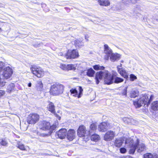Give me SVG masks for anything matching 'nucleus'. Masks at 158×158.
<instances>
[{
	"label": "nucleus",
	"instance_id": "obj_1",
	"mask_svg": "<svg viewBox=\"0 0 158 158\" xmlns=\"http://www.w3.org/2000/svg\"><path fill=\"white\" fill-rule=\"evenodd\" d=\"M139 140L137 139L135 143H134L133 140L131 139H126L125 143H129V146L130 148L129 153L130 154H133L135 152L136 149H137V151L138 152H141L146 150V147L144 144L141 143H139Z\"/></svg>",
	"mask_w": 158,
	"mask_h": 158
},
{
	"label": "nucleus",
	"instance_id": "obj_24",
	"mask_svg": "<svg viewBox=\"0 0 158 158\" xmlns=\"http://www.w3.org/2000/svg\"><path fill=\"white\" fill-rule=\"evenodd\" d=\"M55 108L53 103L51 102H50L48 105V110L52 113L55 114Z\"/></svg>",
	"mask_w": 158,
	"mask_h": 158
},
{
	"label": "nucleus",
	"instance_id": "obj_41",
	"mask_svg": "<svg viewBox=\"0 0 158 158\" xmlns=\"http://www.w3.org/2000/svg\"><path fill=\"white\" fill-rule=\"evenodd\" d=\"M120 152L122 153H124L127 151L126 149L124 148H120Z\"/></svg>",
	"mask_w": 158,
	"mask_h": 158
},
{
	"label": "nucleus",
	"instance_id": "obj_50",
	"mask_svg": "<svg viewBox=\"0 0 158 158\" xmlns=\"http://www.w3.org/2000/svg\"><path fill=\"white\" fill-rule=\"evenodd\" d=\"M153 97H153V95H151L150 96V98L149 99H152V98H153Z\"/></svg>",
	"mask_w": 158,
	"mask_h": 158
},
{
	"label": "nucleus",
	"instance_id": "obj_36",
	"mask_svg": "<svg viewBox=\"0 0 158 158\" xmlns=\"http://www.w3.org/2000/svg\"><path fill=\"white\" fill-rule=\"evenodd\" d=\"M134 120V119L132 118H131L130 119V118H125L124 119V121H127V123H132V121Z\"/></svg>",
	"mask_w": 158,
	"mask_h": 158
},
{
	"label": "nucleus",
	"instance_id": "obj_40",
	"mask_svg": "<svg viewBox=\"0 0 158 158\" xmlns=\"http://www.w3.org/2000/svg\"><path fill=\"white\" fill-rule=\"evenodd\" d=\"M1 144L3 146H6L7 143V142L4 139H2L1 141L0 142Z\"/></svg>",
	"mask_w": 158,
	"mask_h": 158
},
{
	"label": "nucleus",
	"instance_id": "obj_26",
	"mask_svg": "<svg viewBox=\"0 0 158 158\" xmlns=\"http://www.w3.org/2000/svg\"><path fill=\"white\" fill-rule=\"evenodd\" d=\"M95 73V71L93 69L90 68L87 70V74L88 76L92 77L93 76Z\"/></svg>",
	"mask_w": 158,
	"mask_h": 158
},
{
	"label": "nucleus",
	"instance_id": "obj_39",
	"mask_svg": "<svg viewBox=\"0 0 158 158\" xmlns=\"http://www.w3.org/2000/svg\"><path fill=\"white\" fill-rule=\"evenodd\" d=\"M131 88L130 86H127V87H125V89H124L123 90V94L124 95H125L127 94V89L128 88Z\"/></svg>",
	"mask_w": 158,
	"mask_h": 158
},
{
	"label": "nucleus",
	"instance_id": "obj_15",
	"mask_svg": "<svg viewBox=\"0 0 158 158\" xmlns=\"http://www.w3.org/2000/svg\"><path fill=\"white\" fill-rule=\"evenodd\" d=\"M110 127L109 124L106 123L102 122L98 126V130L101 131H104Z\"/></svg>",
	"mask_w": 158,
	"mask_h": 158
},
{
	"label": "nucleus",
	"instance_id": "obj_28",
	"mask_svg": "<svg viewBox=\"0 0 158 158\" xmlns=\"http://www.w3.org/2000/svg\"><path fill=\"white\" fill-rule=\"evenodd\" d=\"M67 70H75L76 69V66L73 64H67Z\"/></svg>",
	"mask_w": 158,
	"mask_h": 158
},
{
	"label": "nucleus",
	"instance_id": "obj_12",
	"mask_svg": "<svg viewBox=\"0 0 158 158\" xmlns=\"http://www.w3.org/2000/svg\"><path fill=\"white\" fill-rule=\"evenodd\" d=\"M39 125L40 128L43 130H48L50 127V123L45 121L40 122Z\"/></svg>",
	"mask_w": 158,
	"mask_h": 158
},
{
	"label": "nucleus",
	"instance_id": "obj_21",
	"mask_svg": "<svg viewBox=\"0 0 158 158\" xmlns=\"http://www.w3.org/2000/svg\"><path fill=\"white\" fill-rule=\"evenodd\" d=\"M124 140L122 138H119L115 140V145L117 147H120L123 143Z\"/></svg>",
	"mask_w": 158,
	"mask_h": 158
},
{
	"label": "nucleus",
	"instance_id": "obj_20",
	"mask_svg": "<svg viewBox=\"0 0 158 158\" xmlns=\"http://www.w3.org/2000/svg\"><path fill=\"white\" fill-rule=\"evenodd\" d=\"M97 126L94 123H92L91 124L90 126V129L88 131V134L89 135H91L92 134L94 133L96 129Z\"/></svg>",
	"mask_w": 158,
	"mask_h": 158
},
{
	"label": "nucleus",
	"instance_id": "obj_37",
	"mask_svg": "<svg viewBox=\"0 0 158 158\" xmlns=\"http://www.w3.org/2000/svg\"><path fill=\"white\" fill-rule=\"evenodd\" d=\"M56 127V124H53L52 126H51L50 124V127H49V130H50V131H52L55 130Z\"/></svg>",
	"mask_w": 158,
	"mask_h": 158
},
{
	"label": "nucleus",
	"instance_id": "obj_22",
	"mask_svg": "<svg viewBox=\"0 0 158 158\" xmlns=\"http://www.w3.org/2000/svg\"><path fill=\"white\" fill-rule=\"evenodd\" d=\"M97 1L100 6H107L110 4V2L108 0H97Z\"/></svg>",
	"mask_w": 158,
	"mask_h": 158
},
{
	"label": "nucleus",
	"instance_id": "obj_47",
	"mask_svg": "<svg viewBox=\"0 0 158 158\" xmlns=\"http://www.w3.org/2000/svg\"><path fill=\"white\" fill-rule=\"evenodd\" d=\"M122 158H132L131 156H124L122 157Z\"/></svg>",
	"mask_w": 158,
	"mask_h": 158
},
{
	"label": "nucleus",
	"instance_id": "obj_53",
	"mask_svg": "<svg viewBox=\"0 0 158 158\" xmlns=\"http://www.w3.org/2000/svg\"><path fill=\"white\" fill-rule=\"evenodd\" d=\"M123 60H121V63H123Z\"/></svg>",
	"mask_w": 158,
	"mask_h": 158
},
{
	"label": "nucleus",
	"instance_id": "obj_52",
	"mask_svg": "<svg viewBox=\"0 0 158 158\" xmlns=\"http://www.w3.org/2000/svg\"><path fill=\"white\" fill-rule=\"evenodd\" d=\"M119 66V68H120V67H121L122 66V64H120V65H118Z\"/></svg>",
	"mask_w": 158,
	"mask_h": 158
},
{
	"label": "nucleus",
	"instance_id": "obj_8",
	"mask_svg": "<svg viewBox=\"0 0 158 158\" xmlns=\"http://www.w3.org/2000/svg\"><path fill=\"white\" fill-rule=\"evenodd\" d=\"M107 74H108L107 71L104 72L100 71L97 72L96 74L95 78L96 84H98L100 81L99 80H102L103 77L104 78L105 75Z\"/></svg>",
	"mask_w": 158,
	"mask_h": 158
},
{
	"label": "nucleus",
	"instance_id": "obj_45",
	"mask_svg": "<svg viewBox=\"0 0 158 158\" xmlns=\"http://www.w3.org/2000/svg\"><path fill=\"white\" fill-rule=\"evenodd\" d=\"M85 40H88V39L89 38V36L88 35H85Z\"/></svg>",
	"mask_w": 158,
	"mask_h": 158
},
{
	"label": "nucleus",
	"instance_id": "obj_32",
	"mask_svg": "<svg viewBox=\"0 0 158 158\" xmlns=\"http://www.w3.org/2000/svg\"><path fill=\"white\" fill-rule=\"evenodd\" d=\"M123 81L124 80L123 79L118 77H116L114 79V82L116 83H118L123 82Z\"/></svg>",
	"mask_w": 158,
	"mask_h": 158
},
{
	"label": "nucleus",
	"instance_id": "obj_34",
	"mask_svg": "<svg viewBox=\"0 0 158 158\" xmlns=\"http://www.w3.org/2000/svg\"><path fill=\"white\" fill-rule=\"evenodd\" d=\"M94 69L95 70H103L104 67L103 66H100L99 65H96L94 66Z\"/></svg>",
	"mask_w": 158,
	"mask_h": 158
},
{
	"label": "nucleus",
	"instance_id": "obj_23",
	"mask_svg": "<svg viewBox=\"0 0 158 158\" xmlns=\"http://www.w3.org/2000/svg\"><path fill=\"white\" fill-rule=\"evenodd\" d=\"M15 85L14 83H11L9 84L7 88V92L9 93L13 92L15 90Z\"/></svg>",
	"mask_w": 158,
	"mask_h": 158
},
{
	"label": "nucleus",
	"instance_id": "obj_33",
	"mask_svg": "<svg viewBox=\"0 0 158 158\" xmlns=\"http://www.w3.org/2000/svg\"><path fill=\"white\" fill-rule=\"evenodd\" d=\"M152 106L154 109L157 110L158 108V101H156L153 102L152 104Z\"/></svg>",
	"mask_w": 158,
	"mask_h": 158
},
{
	"label": "nucleus",
	"instance_id": "obj_48",
	"mask_svg": "<svg viewBox=\"0 0 158 158\" xmlns=\"http://www.w3.org/2000/svg\"><path fill=\"white\" fill-rule=\"evenodd\" d=\"M46 6V4L44 3H43L42 4V7H44Z\"/></svg>",
	"mask_w": 158,
	"mask_h": 158
},
{
	"label": "nucleus",
	"instance_id": "obj_3",
	"mask_svg": "<svg viewBox=\"0 0 158 158\" xmlns=\"http://www.w3.org/2000/svg\"><path fill=\"white\" fill-rule=\"evenodd\" d=\"M64 86L57 84H53L50 89V93L53 95H58L63 92Z\"/></svg>",
	"mask_w": 158,
	"mask_h": 158
},
{
	"label": "nucleus",
	"instance_id": "obj_13",
	"mask_svg": "<svg viewBox=\"0 0 158 158\" xmlns=\"http://www.w3.org/2000/svg\"><path fill=\"white\" fill-rule=\"evenodd\" d=\"M67 130L65 128H62L56 133V136L60 139H63L66 135Z\"/></svg>",
	"mask_w": 158,
	"mask_h": 158
},
{
	"label": "nucleus",
	"instance_id": "obj_2",
	"mask_svg": "<svg viewBox=\"0 0 158 158\" xmlns=\"http://www.w3.org/2000/svg\"><path fill=\"white\" fill-rule=\"evenodd\" d=\"M13 73V70L10 67L8 66L3 69L2 75L0 73V86H4L6 83L5 79L10 78Z\"/></svg>",
	"mask_w": 158,
	"mask_h": 158
},
{
	"label": "nucleus",
	"instance_id": "obj_27",
	"mask_svg": "<svg viewBox=\"0 0 158 158\" xmlns=\"http://www.w3.org/2000/svg\"><path fill=\"white\" fill-rule=\"evenodd\" d=\"M36 87L38 90L40 91L43 87V85L42 81H38Z\"/></svg>",
	"mask_w": 158,
	"mask_h": 158
},
{
	"label": "nucleus",
	"instance_id": "obj_14",
	"mask_svg": "<svg viewBox=\"0 0 158 158\" xmlns=\"http://www.w3.org/2000/svg\"><path fill=\"white\" fill-rule=\"evenodd\" d=\"M105 83L110 85L113 82L114 78L113 76L108 71V74L105 75L104 77Z\"/></svg>",
	"mask_w": 158,
	"mask_h": 158
},
{
	"label": "nucleus",
	"instance_id": "obj_46",
	"mask_svg": "<svg viewBox=\"0 0 158 158\" xmlns=\"http://www.w3.org/2000/svg\"><path fill=\"white\" fill-rule=\"evenodd\" d=\"M40 45V44L39 43V44H34V47H39V46Z\"/></svg>",
	"mask_w": 158,
	"mask_h": 158
},
{
	"label": "nucleus",
	"instance_id": "obj_17",
	"mask_svg": "<svg viewBox=\"0 0 158 158\" xmlns=\"http://www.w3.org/2000/svg\"><path fill=\"white\" fill-rule=\"evenodd\" d=\"M104 47V52L108 55L106 56L105 58L106 60H108L109 58V56L112 53V50L106 44H105Z\"/></svg>",
	"mask_w": 158,
	"mask_h": 158
},
{
	"label": "nucleus",
	"instance_id": "obj_10",
	"mask_svg": "<svg viewBox=\"0 0 158 158\" xmlns=\"http://www.w3.org/2000/svg\"><path fill=\"white\" fill-rule=\"evenodd\" d=\"M86 134L87 135H89L88 131L85 130V127L83 125L80 126L77 130V134L79 136L82 137Z\"/></svg>",
	"mask_w": 158,
	"mask_h": 158
},
{
	"label": "nucleus",
	"instance_id": "obj_25",
	"mask_svg": "<svg viewBox=\"0 0 158 158\" xmlns=\"http://www.w3.org/2000/svg\"><path fill=\"white\" fill-rule=\"evenodd\" d=\"M99 139V136L97 134H94L91 135V140L95 142L97 141Z\"/></svg>",
	"mask_w": 158,
	"mask_h": 158
},
{
	"label": "nucleus",
	"instance_id": "obj_51",
	"mask_svg": "<svg viewBox=\"0 0 158 158\" xmlns=\"http://www.w3.org/2000/svg\"><path fill=\"white\" fill-rule=\"evenodd\" d=\"M155 158H158V156L157 155H155Z\"/></svg>",
	"mask_w": 158,
	"mask_h": 158
},
{
	"label": "nucleus",
	"instance_id": "obj_54",
	"mask_svg": "<svg viewBox=\"0 0 158 158\" xmlns=\"http://www.w3.org/2000/svg\"><path fill=\"white\" fill-rule=\"evenodd\" d=\"M132 3H134V2L133 1H131Z\"/></svg>",
	"mask_w": 158,
	"mask_h": 158
},
{
	"label": "nucleus",
	"instance_id": "obj_35",
	"mask_svg": "<svg viewBox=\"0 0 158 158\" xmlns=\"http://www.w3.org/2000/svg\"><path fill=\"white\" fill-rule=\"evenodd\" d=\"M60 67L63 70H67V64H60Z\"/></svg>",
	"mask_w": 158,
	"mask_h": 158
},
{
	"label": "nucleus",
	"instance_id": "obj_38",
	"mask_svg": "<svg viewBox=\"0 0 158 158\" xmlns=\"http://www.w3.org/2000/svg\"><path fill=\"white\" fill-rule=\"evenodd\" d=\"M130 80L132 81H134L135 79H137V77L133 74H131L130 75Z\"/></svg>",
	"mask_w": 158,
	"mask_h": 158
},
{
	"label": "nucleus",
	"instance_id": "obj_31",
	"mask_svg": "<svg viewBox=\"0 0 158 158\" xmlns=\"http://www.w3.org/2000/svg\"><path fill=\"white\" fill-rule=\"evenodd\" d=\"M155 154L151 153H147L143 155V158H155Z\"/></svg>",
	"mask_w": 158,
	"mask_h": 158
},
{
	"label": "nucleus",
	"instance_id": "obj_5",
	"mask_svg": "<svg viewBox=\"0 0 158 158\" xmlns=\"http://www.w3.org/2000/svg\"><path fill=\"white\" fill-rule=\"evenodd\" d=\"M31 70L33 74L38 77H41L44 75V71L40 67H32Z\"/></svg>",
	"mask_w": 158,
	"mask_h": 158
},
{
	"label": "nucleus",
	"instance_id": "obj_7",
	"mask_svg": "<svg viewBox=\"0 0 158 158\" xmlns=\"http://www.w3.org/2000/svg\"><path fill=\"white\" fill-rule=\"evenodd\" d=\"M78 53L77 50H68L65 54V57L67 59H75L78 57Z\"/></svg>",
	"mask_w": 158,
	"mask_h": 158
},
{
	"label": "nucleus",
	"instance_id": "obj_4",
	"mask_svg": "<svg viewBox=\"0 0 158 158\" xmlns=\"http://www.w3.org/2000/svg\"><path fill=\"white\" fill-rule=\"evenodd\" d=\"M152 99H135L133 101L134 105L136 108L140 107L144 104V105H147L148 106L151 102Z\"/></svg>",
	"mask_w": 158,
	"mask_h": 158
},
{
	"label": "nucleus",
	"instance_id": "obj_43",
	"mask_svg": "<svg viewBox=\"0 0 158 158\" xmlns=\"http://www.w3.org/2000/svg\"><path fill=\"white\" fill-rule=\"evenodd\" d=\"M58 54L59 56H64V57H65V54H64L62 52H59L58 53Z\"/></svg>",
	"mask_w": 158,
	"mask_h": 158
},
{
	"label": "nucleus",
	"instance_id": "obj_19",
	"mask_svg": "<svg viewBox=\"0 0 158 158\" xmlns=\"http://www.w3.org/2000/svg\"><path fill=\"white\" fill-rule=\"evenodd\" d=\"M110 56H111L110 59L111 61L113 62L119 60L120 56L119 54L117 53H112Z\"/></svg>",
	"mask_w": 158,
	"mask_h": 158
},
{
	"label": "nucleus",
	"instance_id": "obj_18",
	"mask_svg": "<svg viewBox=\"0 0 158 158\" xmlns=\"http://www.w3.org/2000/svg\"><path fill=\"white\" fill-rule=\"evenodd\" d=\"M119 66H117L118 72L124 78H127L128 77V74L124 69L119 68Z\"/></svg>",
	"mask_w": 158,
	"mask_h": 158
},
{
	"label": "nucleus",
	"instance_id": "obj_6",
	"mask_svg": "<svg viewBox=\"0 0 158 158\" xmlns=\"http://www.w3.org/2000/svg\"><path fill=\"white\" fill-rule=\"evenodd\" d=\"M39 115L37 114H31L27 117V122L29 124H34L39 121Z\"/></svg>",
	"mask_w": 158,
	"mask_h": 158
},
{
	"label": "nucleus",
	"instance_id": "obj_29",
	"mask_svg": "<svg viewBox=\"0 0 158 158\" xmlns=\"http://www.w3.org/2000/svg\"><path fill=\"white\" fill-rule=\"evenodd\" d=\"M16 146L21 150L24 151L26 150L24 145L19 142H18Z\"/></svg>",
	"mask_w": 158,
	"mask_h": 158
},
{
	"label": "nucleus",
	"instance_id": "obj_9",
	"mask_svg": "<svg viewBox=\"0 0 158 158\" xmlns=\"http://www.w3.org/2000/svg\"><path fill=\"white\" fill-rule=\"evenodd\" d=\"M79 93L78 94L77 91L75 89H72L70 90L71 93L73 95V96L78 98H80L82 95L83 89L81 86H79Z\"/></svg>",
	"mask_w": 158,
	"mask_h": 158
},
{
	"label": "nucleus",
	"instance_id": "obj_16",
	"mask_svg": "<svg viewBox=\"0 0 158 158\" xmlns=\"http://www.w3.org/2000/svg\"><path fill=\"white\" fill-rule=\"evenodd\" d=\"M75 136V131L74 130L70 129L68 132L67 137L70 141H72Z\"/></svg>",
	"mask_w": 158,
	"mask_h": 158
},
{
	"label": "nucleus",
	"instance_id": "obj_42",
	"mask_svg": "<svg viewBox=\"0 0 158 158\" xmlns=\"http://www.w3.org/2000/svg\"><path fill=\"white\" fill-rule=\"evenodd\" d=\"M5 91L2 90H0V98L4 96L5 94Z\"/></svg>",
	"mask_w": 158,
	"mask_h": 158
},
{
	"label": "nucleus",
	"instance_id": "obj_49",
	"mask_svg": "<svg viewBox=\"0 0 158 158\" xmlns=\"http://www.w3.org/2000/svg\"><path fill=\"white\" fill-rule=\"evenodd\" d=\"M28 86L29 87H31V83H29L28 84Z\"/></svg>",
	"mask_w": 158,
	"mask_h": 158
},
{
	"label": "nucleus",
	"instance_id": "obj_44",
	"mask_svg": "<svg viewBox=\"0 0 158 158\" xmlns=\"http://www.w3.org/2000/svg\"><path fill=\"white\" fill-rule=\"evenodd\" d=\"M75 43L78 46H79V43H80V42L78 40H76L75 41Z\"/></svg>",
	"mask_w": 158,
	"mask_h": 158
},
{
	"label": "nucleus",
	"instance_id": "obj_55",
	"mask_svg": "<svg viewBox=\"0 0 158 158\" xmlns=\"http://www.w3.org/2000/svg\"><path fill=\"white\" fill-rule=\"evenodd\" d=\"M1 30V28H0V31Z\"/></svg>",
	"mask_w": 158,
	"mask_h": 158
},
{
	"label": "nucleus",
	"instance_id": "obj_30",
	"mask_svg": "<svg viewBox=\"0 0 158 158\" xmlns=\"http://www.w3.org/2000/svg\"><path fill=\"white\" fill-rule=\"evenodd\" d=\"M138 94L137 91H132L130 93V97L131 98H135L138 96Z\"/></svg>",
	"mask_w": 158,
	"mask_h": 158
},
{
	"label": "nucleus",
	"instance_id": "obj_11",
	"mask_svg": "<svg viewBox=\"0 0 158 158\" xmlns=\"http://www.w3.org/2000/svg\"><path fill=\"white\" fill-rule=\"evenodd\" d=\"M115 135V134L114 131H107L105 134L104 139L106 141H110L113 139Z\"/></svg>",
	"mask_w": 158,
	"mask_h": 158
}]
</instances>
